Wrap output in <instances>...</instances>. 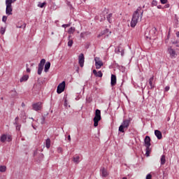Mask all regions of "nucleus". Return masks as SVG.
Wrapping results in <instances>:
<instances>
[{"instance_id": "38", "label": "nucleus", "mask_w": 179, "mask_h": 179, "mask_svg": "<svg viewBox=\"0 0 179 179\" xmlns=\"http://www.w3.org/2000/svg\"><path fill=\"white\" fill-rule=\"evenodd\" d=\"M6 20H8V17L6 16H3V18H2V22H3L4 23L6 22Z\"/></svg>"}, {"instance_id": "22", "label": "nucleus", "mask_w": 179, "mask_h": 179, "mask_svg": "<svg viewBox=\"0 0 179 179\" xmlns=\"http://www.w3.org/2000/svg\"><path fill=\"white\" fill-rule=\"evenodd\" d=\"M45 146L47 149H50V147L51 146V140H50V138L46 139Z\"/></svg>"}, {"instance_id": "13", "label": "nucleus", "mask_w": 179, "mask_h": 179, "mask_svg": "<svg viewBox=\"0 0 179 179\" xmlns=\"http://www.w3.org/2000/svg\"><path fill=\"white\" fill-rule=\"evenodd\" d=\"M8 138V141L9 142L11 140L10 136H7L6 134H3L1 137H0V141L1 142H5V141H6V139Z\"/></svg>"}, {"instance_id": "43", "label": "nucleus", "mask_w": 179, "mask_h": 179, "mask_svg": "<svg viewBox=\"0 0 179 179\" xmlns=\"http://www.w3.org/2000/svg\"><path fill=\"white\" fill-rule=\"evenodd\" d=\"M152 5H154V6H156V5H157V1H156V0H154L152 1Z\"/></svg>"}, {"instance_id": "39", "label": "nucleus", "mask_w": 179, "mask_h": 179, "mask_svg": "<svg viewBox=\"0 0 179 179\" xmlns=\"http://www.w3.org/2000/svg\"><path fill=\"white\" fill-rule=\"evenodd\" d=\"M146 179H152V175L150 173L146 176Z\"/></svg>"}, {"instance_id": "29", "label": "nucleus", "mask_w": 179, "mask_h": 179, "mask_svg": "<svg viewBox=\"0 0 179 179\" xmlns=\"http://www.w3.org/2000/svg\"><path fill=\"white\" fill-rule=\"evenodd\" d=\"M6 171V166H0V173H5Z\"/></svg>"}, {"instance_id": "42", "label": "nucleus", "mask_w": 179, "mask_h": 179, "mask_svg": "<svg viewBox=\"0 0 179 179\" xmlns=\"http://www.w3.org/2000/svg\"><path fill=\"white\" fill-rule=\"evenodd\" d=\"M161 1V3H162L163 5H164V3H167V0H160Z\"/></svg>"}, {"instance_id": "53", "label": "nucleus", "mask_w": 179, "mask_h": 179, "mask_svg": "<svg viewBox=\"0 0 179 179\" xmlns=\"http://www.w3.org/2000/svg\"><path fill=\"white\" fill-rule=\"evenodd\" d=\"M80 37H83V33L80 34Z\"/></svg>"}, {"instance_id": "9", "label": "nucleus", "mask_w": 179, "mask_h": 179, "mask_svg": "<svg viewBox=\"0 0 179 179\" xmlns=\"http://www.w3.org/2000/svg\"><path fill=\"white\" fill-rule=\"evenodd\" d=\"M42 104L43 103L41 102L33 103L32 104L33 110H34L35 111H40V110H41Z\"/></svg>"}, {"instance_id": "20", "label": "nucleus", "mask_w": 179, "mask_h": 179, "mask_svg": "<svg viewBox=\"0 0 179 179\" xmlns=\"http://www.w3.org/2000/svg\"><path fill=\"white\" fill-rule=\"evenodd\" d=\"M73 161L74 162V163H76V164H78V163L80 162V157L78 155L73 157Z\"/></svg>"}, {"instance_id": "23", "label": "nucleus", "mask_w": 179, "mask_h": 179, "mask_svg": "<svg viewBox=\"0 0 179 179\" xmlns=\"http://www.w3.org/2000/svg\"><path fill=\"white\" fill-rule=\"evenodd\" d=\"M161 164L163 166L164 164H166V155H162L161 157Z\"/></svg>"}, {"instance_id": "27", "label": "nucleus", "mask_w": 179, "mask_h": 179, "mask_svg": "<svg viewBox=\"0 0 179 179\" xmlns=\"http://www.w3.org/2000/svg\"><path fill=\"white\" fill-rule=\"evenodd\" d=\"M106 17L109 23H111V22H113V20H111V18L113 17V13H110Z\"/></svg>"}, {"instance_id": "55", "label": "nucleus", "mask_w": 179, "mask_h": 179, "mask_svg": "<svg viewBox=\"0 0 179 179\" xmlns=\"http://www.w3.org/2000/svg\"><path fill=\"white\" fill-rule=\"evenodd\" d=\"M16 1H17V0H13V2H16Z\"/></svg>"}, {"instance_id": "11", "label": "nucleus", "mask_w": 179, "mask_h": 179, "mask_svg": "<svg viewBox=\"0 0 179 179\" xmlns=\"http://www.w3.org/2000/svg\"><path fill=\"white\" fill-rule=\"evenodd\" d=\"M78 62L80 64V66H81V68H83V65L85 64V55H83V53H81L79 57H78Z\"/></svg>"}, {"instance_id": "36", "label": "nucleus", "mask_w": 179, "mask_h": 179, "mask_svg": "<svg viewBox=\"0 0 179 179\" xmlns=\"http://www.w3.org/2000/svg\"><path fill=\"white\" fill-rule=\"evenodd\" d=\"M6 31V30L5 29V28L1 27V30H0L1 34H5V31Z\"/></svg>"}, {"instance_id": "45", "label": "nucleus", "mask_w": 179, "mask_h": 179, "mask_svg": "<svg viewBox=\"0 0 179 179\" xmlns=\"http://www.w3.org/2000/svg\"><path fill=\"white\" fill-rule=\"evenodd\" d=\"M58 152H59V153L62 152V149L61 148H58Z\"/></svg>"}, {"instance_id": "3", "label": "nucleus", "mask_w": 179, "mask_h": 179, "mask_svg": "<svg viewBox=\"0 0 179 179\" xmlns=\"http://www.w3.org/2000/svg\"><path fill=\"white\" fill-rule=\"evenodd\" d=\"M157 31V29L156 27H152L150 29H147L145 34V36L146 38H152V37H155L156 35V33Z\"/></svg>"}, {"instance_id": "4", "label": "nucleus", "mask_w": 179, "mask_h": 179, "mask_svg": "<svg viewBox=\"0 0 179 179\" xmlns=\"http://www.w3.org/2000/svg\"><path fill=\"white\" fill-rule=\"evenodd\" d=\"M101 120V111L100 110L96 109L95 111V116L94 117V127L99 126V121Z\"/></svg>"}, {"instance_id": "35", "label": "nucleus", "mask_w": 179, "mask_h": 179, "mask_svg": "<svg viewBox=\"0 0 179 179\" xmlns=\"http://www.w3.org/2000/svg\"><path fill=\"white\" fill-rule=\"evenodd\" d=\"M57 5H55V3H53V6L50 7V9H52V10H57Z\"/></svg>"}, {"instance_id": "1", "label": "nucleus", "mask_w": 179, "mask_h": 179, "mask_svg": "<svg viewBox=\"0 0 179 179\" xmlns=\"http://www.w3.org/2000/svg\"><path fill=\"white\" fill-rule=\"evenodd\" d=\"M143 16V9L142 8L138 7L137 10L133 14V17L131 18L130 26L131 27H135L136 24H138V22L142 20Z\"/></svg>"}, {"instance_id": "41", "label": "nucleus", "mask_w": 179, "mask_h": 179, "mask_svg": "<svg viewBox=\"0 0 179 179\" xmlns=\"http://www.w3.org/2000/svg\"><path fill=\"white\" fill-rule=\"evenodd\" d=\"M69 26H71V24H63L62 27L66 28V27H69Z\"/></svg>"}, {"instance_id": "58", "label": "nucleus", "mask_w": 179, "mask_h": 179, "mask_svg": "<svg viewBox=\"0 0 179 179\" xmlns=\"http://www.w3.org/2000/svg\"><path fill=\"white\" fill-rule=\"evenodd\" d=\"M69 38H71V36H69Z\"/></svg>"}, {"instance_id": "52", "label": "nucleus", "mask_w": 179, "mask_h": 179, "mask_svg": "<svg viewBox=\"0 0 179 179\" xmlns=\"http://www.w3.org/2000/svg\"><path fill=\"white\" fill-rule=\"evenodd\" d=\"M34 155V156H36V155H37V151H35Z\"/></svg>"}, {"instance_id": "31", "label": "nucleus", "mask_w": 179, "mask_h": 179, "mask_svg": "<svg viewBox=\"0 0 179 179\" xmlns=\"http://www.w3.org/2000/svg\"><path fill=\"white\" fill-rule=\"evenodd\" d=\"M43 69H44V67L38 66V75H41V72H43Z\"/></svg>"}, {"instance_id": "32", "label": "nucleus", "mask_w": 179, "mask_h": 179, "mask_svg": "<svg viewBox=\"0 0 179 179\" xmlns=\"http://www.w3.org/2000/svg\"><path fill=\"white\" fill-rule=\"evenodd\" d=\"M10 93L13 97H16V96H17V92H16V90H12Z\"/></svg>"}, {"instance_id": "14", "label": "nucleus", "mask_w": 179, "mask_h": 179, "mask_svg": "<svg viewBox=\"0 0 179 179\" xmlns=\"http://www.w3.org/2000/svg\"><path fill=\"white\" fill-rule=\"evenodd\" d=\"M111 83V86H115V85L117 83V77L114 74L111 75V83Z\"/></svg>"}, {"instance_id": "16", "label": "nucleus", "mask_w": 179, "mask_h": 179, "mask_svg": "<svg viewBox=\"0 0 179 179\" xmlns=\"http://www.w3.org/2000/svg\"><path fill=\"white\" fill-rule=\"evenodd\" d=\"M168 52L170 54L171 57H176V55H177V54H176V50L171 48V47L168 48Z\"/></svg>"}, {"instance_id": "7", "label": "nucleus", "mask_w": 179, "mask_h": 179, "mask_svg": "<svg viewBox=\"0 0 179 179\" xmlns=\"http://www.w3.org/2000/svg\"><path fill=\"white\" fill-rule=\"evenodd\" d=\"M94 61H95L96 69H100V68H101V66H103V62L101 60H100V58H99V57H95Z\"/></svg>"}, {"instance_id": "49", "label": "nucleus", "mask_w": 179, "mask_h": 179, "mask_svg": "<svg viewBox=\"0 0 179 179\" xmlns=\"http://www.w3.org/2000/svg\"><path fill=\"white\" fill-rule=\"evenodd\" d=\"M30 71H31L30 69L29 68L27 69V72L30 73Z\"/></svg>"}, {"instance_id": "8", "label": "nucleus", "mask_w": 179, "mask_h": 179, "mask_svg": "<svg viewBox=\"0 0 179 179\" xmlns=\"http://www.w3.org/2000/svg\"><path fill=\"white\" fill-rule=\"evenodd\" d=\"M64 90H65V81H63L62 83H60L58 85L57 92L58 94H61V93H62V92H64Z\"/></svg>"}, {"instance_id": "57", "label": "nucleus", "mask_w": 179, "mask_h": 179, "mask_svg": "<svg viewBox=\"0 0 179 179\" xmlns=\"http://www.w3.org/2000/svg\"><path fill=\"white\" fill-rule=\"evenodd\" d=\"M34 129H36V127H33Z\"/></svg>"}, {"instance_id": "51", "label": "nucleus", "mask_w": 179, "mask_h": 179, "mask_svg": "<svg viewBox=\"0 0 179 179\" xmlns=\"http://www.w3.org/2000/svg\"><path fill=\"white\" fill-rule=\"evenodd\" d=\"M158 9H162V6H157Z\"/></svg>"}, {"instance_id": "6", "label": "nucleus", "mask_w": 179, "mask_h": 179, "mask_svg": "<svg viewBox=\"0 0 179 179\" xmlns=\"http://www.w3.org/2000/svg\"><path fill=\"white\" fill-rule=\"evenodd\" d=\"M144 142H145V146L146 148L145 155L147 156H149V155H150V150L149 149V148H150V137L148 136H145Z\"/></svg>"}, {"instance_id": "37", "label": "nucleus", "mask_w": 179, "mask_h": 179, "mask_svg": "<svg viewBox=\"0 0 179 179\" xmlns=\"http://www.w3.org/2000/svg\"><path fill=\"white\" fill-rule=\"evenodd\" d=\"M172 44H175L176 47H179V41H173Z\"/></svg>"}, {"instance_id": "50", "label": "nucleus", "mask_w": 179, "mask_h": 179, "mask_svg": "<svg viewBox=\"0 0 179 179\" xmlns=\"http://www.w3.org/2000/svg\"><path fill=\"white\" fill-rule=\"evenodd\" d=\"M21 106L22 107H25L26 105L24 104V103L22 102Z\"/></svg>"}, {"instance_id": "26", "label": "nucleus", "mask_w": 179, "mask_h": 179, "mask_svg": "<svg viewBox=\"0 0 179 179\" xmlns=\"http://www.w3.org/2000/svg\"><path fill=\"white\" fill-rule=\"evenodd\" d=\"M153 77H151L149 80V85L150 86V89H153Z\"/></svg>"}, {"instance_id": "15", "label": "nucleus", "mask_w": 179, "mask_h": 179, "mask_svg": "<svg viewBox=\"0 0 179 179\" xmlns=\"http://www.w3.org/2000/svg\"><path fill=\"white\" fill-rule=\"evenodd\" d=\"M18 121H19V117H16L15 119L14 125H16L17 131H20V127L22 126L20 124H19Z\"/></svg>"}, {"instance_id": "10", "label": "nucleus", "mask_w": 179, "mask_h": 179, "mask_svg": "<svg viewBox=\"0 0 179 179\" xmlns=\"http://www.w3.org/2000/svg\"><path fill=\"white\" fill-rule=\"evenodd\" d=\"M110 34H111V31L108 29H105L97 36V38H100V37H102V36H106L107 37H108Z\"/></svg>"}, {"instance_id": "34", "label": "nucleus", "mask_w": 179, "mask_h": 179, "mask_svg": "<svg viewBox=\"0 0 179 179\" xmlns=\"http://www.w3.org/2000/svg\"><path fill=\"white\" fill-rule=\"evenodd\" d=\"M68 45L69 47H72V45H73V41L69 40L68 42Z\"/></svg>"}, {"instance_id": "5", "label": "nucleus", "mask_w": 179, "mask_h": 179, "mask_svg": "<svg viewBox=\"0 0 179 179\" xmlns=\"http://www.w3.org/2000/svg\"><path fill=\"white\" fill-rule=\"evenodd\" d=\"M12 3H13V0H6V13L8 16H10V15H12Z\"/></svg>"}, {"instance_id": "25", "label": "nucleus", "mask_w": 179, "mask_h": 179, "mask_svg": "<svg viewBox=\"0 0 179 179\" xmlns=\"http://www.w3.org/2000/svg\"><path fill=\"white\" fill-rule=\"evenodd\" d=\"M17 29H26V23L22 22V25L17 24Z\"/></svg>"}, {"instance_id": "2", "label": "nucleus", "mask_w": 179, "mask_h": 179, "mask_svg": "<svg viewBox=\"0 0 179 179\" xmlns=\"http://www.w3.org/2000/svg\"><path fill=\"white\" fill-rule=\"evenodd\" d=\"M131 121L132 119L131 117H129V119L124 120L122 124L119 127V131L124 133V129L126 128V129H128L129 124H131Z\"/></svg>"}, {"instance_id": "19", "label": "nucleus", "mask_w": 179, "mask_h": 179, "mask_svg": "<svg viewBox=\"0 0 179 179\" xmlns=\"http://www.w3.org/2000/svg\"><path fill=\"white\" fill-rule=\"evenodd\" d=\"M51 67V63L50 62H47L45 64V72H48L50 68Z\"/></svg>"}, {"instance_id": "28", "label": "nucleus", "mask_w": 179, "mask_h": 179, "mask_svg": "<svg viewBox=\"0 0 179 179\" xmlns=\"http://www.w3.org/2000/svg\"><path fill=\"white\" fill-rule=\"evenodd\" d=\"M39 121L41 122V124H45V116H42L40 119Z\"/></svg>"}, {"instance_id": "21", "label": "nucleus", "mask_w": 179, "mask_h": 179, "mask_svg": "<svg viewBox=\"0 0 179 179\" xmlns=\"http://www.w3.org/2000/svg\"><path fill=\"white\" fill-rule=\"evenodd\" d=\"M28 79H29V76L25 75V76H24L23 77H22V78L20 79V82L22 83V82H26V81H27Z\"/></svg>"}, {"instance_id": "54", "label": "nucleus", "mask_w": 179, "mask_h": 179, "mask_svg": "<svg viewBox=\"0 0 179 179\" xmlns=\"http://www.w3.org/2000/svg\"><path fill=\"white\" fill-rule=\"evenodd\" d=\"M41 157H44V155L41 154Z\"/></svg>"}, {"instance_id": "33", "label": "nucleus", "mask_w": 179, "mask_h": 179, "mask_svg": "<svg viewBox=\"0 0 179 179\" xmlns=\"http://www.w3.org/2000/svg\"><path fill=\"white\" fill-rule=\"evenodd\" d=\"M46 4H47V3H45V2L39 3L38 4V8H44V6L46 5Z\"/></svg>"}, {"instance_id": "18", "label": "nucleus", "mask_w": 179, "mask_h": 179, "mask_svg": "<svg viewBox=\"0 0 179 179\" xmlns=\"http://www.w3.org/2000/svg\"><path fill=\"white\" fill-rule=\"evenodd\" d=\"M155 135L157 136V139H162L163 138V136L162 135V131L159 130L155 131Z\"/></svg>"}, {"instance_id": "40", "label": "nucleus", "mask_w": 179, "mask_h": 179, "mask_svg": "<svg viewBox=\"0 0 179 179\" xmlns=\"http://www.w3.org/2000/svg\"><path fill=\"white\" fill-rule=\"evenodd\" d=\"M169 90H170V87L169 86L165 87L164 92H169Z\"/></svg>"}, {"instance_id": "47", "label": "nucleus", "mask_w": 179, "mask_h": 179, "mask_svg": "<svg viewBox=\"0 0 179 179\" xmlns=\"http://www.w3.org/2000/svg\"><path fill=\"white\" fill-rule=\"evenodd\" d=\"M68 141H69V142H71V135L68 136Z\"/></svg>"}, {"instance_id": "30", "label": "nucleus", "mask_w": 179, "mask_h": 179, "mask_svg": "<svg viewBox=\"0 0 179 179\" xmlns=\"http://www.w3.org/2000/svg\"><path fill=\"white\" fill-rule=\"evenodd\" d=\"M45 64V59H42L38 64V66L44 67V64Z\"/></svg>"}, {"instance_id": "44", "label": "nucleus", "mask_w": 179, "mask_h": 179, "mask_svg": "<svg viewBox=\"0 0 179 179\" xmlns=\"http://www.w3.org/2000/svg\"><path fill=\"white\" fill-rule=\"evenodd\" d=\"M115 52L117 54H120V52H121L120 48L118 49H115Z\"/></svg>"}, {"instance_id": "48", "label": "nucleus", "mask_w": 179, "mask_h": 179, "mask_svg": "<svg viewBox=\"0 0 179 179\" xmlns=\"http://www.w3.org/2000/svg\"><path fill=\"white\" fill-rule=\"evenodd\" d=\"M64 106H65V107H67V106H68V103H66V101H64Z\"/></svg>"}, {"instance_id": "17", "label": "nucleus", "mask_w": 179, "mask_h": 179, "mask_svg": "<svg viewBox=\"0 0 179 179\" xmlns=\"http://www.w3.org/2000/svg\"><path fill=\"white\" fill-rule=\"evenodd\" d=\"M93 73L96 78H103V73L101 71L97 72V71L93 70Z\"/></svg>"}, {"instance_id": "59", "label": "nucleus", "mask_w": 179, "mask_h": 179, "mask_svg": "<svg viewBox=\"0 0 179 179\" xmlns=\"http://www.w3.org/2000/svg\"><path fill=\"white\" fill-rule=\"evenodd\" d=\"M52 34H54V32H52Z\"/></svg>"}, {"instance_id": "24", "label": "nucleus", "mask_w": 179, "mask_h": 179, "mask_svg": "<svg viewBox=\"0 0 179 179\" xmlns=\"http://www.w3.org/2000/svg\"><path fill=\"white\" fill-rule=\"evenodd\" d=\"M75 30H76L75 27H71V28H69L68 31L69 34H73V33H75Z\"/></svg>"}, {"instance_id": "12", "label": "nucleus", "mask_w": 179, "mask_h": 179, "mask_svg": "<svg viewBox=\"0 0 179 179\" xmlns=\"http://www.w3.org/2000/svg\"><path fill=\"white\" fill-rule=\"evenodd\" d=\"M100 174L101 177L106 178L108 176V172L107 171V169H106L104 167H102L100 169Z\"/></svg>"}, {"instance_id": "56", "label": "nucleus", "mask_w": 179, "mask_h": 179, "mask_svg": "<svg viewBox=\"0 0 179 179\" xmlns=\"http://www.w3.org/2000/svg\"><path fill=\"white\" fill-rule=\"evenodd\" d=\"M122 179H127V178L124 177Z\"/></svg>"}, {"instance_id": "46", "label": "nucleus", "mask_w": 179, "mask_h": 179, "mask_svg": "<svg viewBox=\"0 0 179 179\" xmlns=\"http://www.w3.org/2000/svg\"><path fill=\"white\" fill-rule=\"evenodd\" d=\"M120 52H121L122 57H123L124 56V50H122Z\"/></svg>"}]
</instances>
